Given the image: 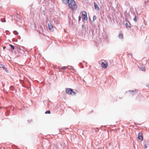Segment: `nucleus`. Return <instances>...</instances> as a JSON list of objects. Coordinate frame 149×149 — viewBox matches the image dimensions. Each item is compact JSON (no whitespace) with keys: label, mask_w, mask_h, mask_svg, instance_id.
I'll return each mask as SVG.
<instances>
[{"label":"nucleus","mask_w":149,"mask_h":149,"mask_svg":"<svg viewBox=\"0 0 149 149\" xmlns=\"http://www.w3.org/2000/svg\"><path fill=\"white\" fill-rule=\"evenodd\" d=\"M67 3L69 8L72 10H75L77 8L76 4L74 0H69Z\"/></svg>","instance_id":"nucleus-1"},{"label":"nucleus","mask_w":149,"mask_h":149,"mask_svg":"<svg viewBox=\"0 0 149 149\" xmlns=\"http://www.w3.org/2000/svg\"><path fill=\"white\" fill-rule=\"evenodd\" d=\"M66 93L72 95H76L75 92L73 91V89L71 88H68L66 89Z\"/></svg>","instance_id":"nucleus-2"},{"label":"nucleus","mask_w":149,"mask_h":149,"mask_svg":"<svg viewBox=\"0 0 149 149\" xmlns=\"http://www.w3.org/2000/svg\"><path fill=\"white\" fill-rule=\"evenodd\" d=\"M82 15L83 19L85 20H87L88 19L86 13L84 11L82 12Z\"/></svg>","instance_id":"nucleus-3"},{"label":"nucleus","mask_w":149,"mask_h":149,"mask_svg":"<svg viewBox=\"0 0 149 149\" xmlns=\"http://www.w3.org/2000/svg\"><path fill=\"white\" fill-rule=\"evenodd\" d=\"M0 67L2 68L3 70H5L7 73H8V71L7 69L5 67V66L2 64H0Z\"/></svg>","instance_id":"nucleus-4"},{"label":"nucleus","mask_w":149,"mask_h":149,"mask_svg":"<svg viewBox=\"0 0 149 149\" xmlns=\"http://www.w3.org/2000/svg\"><path fill=\"white\" fill-rule=\"evenodd\" d=\"M138 138L139 139H140L141 141L143 140V136L142 133L140 132L138 134Z\"/></svg>","instance_id":"nucleus-5"},{"label":"nucleus","mask_w":149,"mask_h":149,"mask_svg":"<svg viewBox=\"0 0 149 149\" xmlns=\"http://www.w3.org/2000/svg\"><path fill=\"white\" fill-rule=\"evenodd\" d=\"M94 4L95 8V9L97 10H99L100 8L98 6L97 4L95 2H94Z\"/></svg>","instance_id":"nucleus-6"},{"label":"nucleus","mask_w":149,"mask_h":149,"mask_svg":"<svg viewBox=\"0 0 149 149\" xmlns=\"http://www.w3.org/2000/svg\"><path fill=\"white\" fill-rule=\"evenodd\" d=\"M101 65L102 68L105 69L106 68L107 66V64L104 63V62L102 61L101 62Z\"/></svg>","instance_id":"nucleus-7"},{"label":"nucleus","mask_w":149,"mask_h":149,"mask_svg":"<svg viewBox=\"0 0 149 149\" xmlns=\"http://www.w3.org/2000/svg\"><path fill=\"white\" fill-rule=\"evenodd\" d=\"M48 27L51 31H52L53 30V27L52 25L49 23L48 24Z\"/></svg>","instance_id":"nucleus-8"},{"label":"nucleus","mask_w":149,"mask_h":149,"mask_svg":"<svg viewBox=\"0 0 149 149\" xmlns=\"http://www.w3.org/2000/svg\"><path fill=\"white\" fill-rule=\"evenodd\" d=\"M129 91L131 93V94L132 95H134L135 94H136L137 93V92L136 91V90H135L134 91Z\"/></svg>","instance_id":"nucleus-9"},{"label":"nucleus","mask_w":149,"mask_h":149,"mask_svg":"<svg viewBox=\"0 0 149 149\" xmlns=\"http://www.w3.org/2000/svg\"><path fill=\"white\" fill-rule=\"evenodd\" d=\"M144 146V148L145 149L148 148V147H149V144L147 143H145L143 144Z\"/></svg>","instance_id":"nucleus-10"},{"label":"nucleus","mask_w":149,"mask_h":149,"mask_svg":"<svg viewBox=\"0 0 149 149\" xmlns=\"http://www.w3.org/2000/svg\"><path fill=\"white\" fill-rule=\"evenodd\" d=\"M125 26L127 28L131 29V27L130 24H128L127 23H126L125 24Z\"/></svg>","instance_id":"nucleus-11"},{"label":"nucleus","mask_w":149,"mask_h":149,"mask_svg":"<svg viewBox=\"0 0 149 149\" xmlns=\"http://www.w3.org/2000/svg\"><path fill=\"white\" fill-rule=\"evenodd\" d=\"M69 0H62V1L63 3L65 4H67V2H68Z\"/></svg>","instance_id":"nucleus-12"},{"label":"nucleus","mask_w":149,"mask_h":149,"mask_svg":"<svg viewBox=\"0 0 149 149\" xmlns=\"http://www.w3.org/2000/svg\"><path fill=\"white\" fill-rule=\"evenodd\" d=\"M140 70H141L142 71H146V68L145 67H141L140 68Z\"/></svg>","instance_id":"nucleus-13"},{"label":"nucleus","mask_w":149,"mask_h":149,"mask_svg":"<svg viewBox=\"0 0 149 149\" xmlns=\"http://www.w3.org/2000/svg\"><path fill=\"white\" fill-rule=\"evenodd\" d=\"M118 37L120 39H122L123 38V34H120L118 35Z\"/></svg>","instance_id":"nucleus-14"},{"label":"nucleus","mask_w":149,"mask_h":149,"mask_svg":"<svg viewBox=\"0 0 149 149\" xmlns=\"http://www.w3.org/2000/svg\"><path fill=\"white\" fill-rule=\"evenodd\" d=\"M10 89L12 91H13L15 88L13 86H11L10 87Z\"/></svg>","instance_id":"nucleus-15"},{"label":"nucleus","mask_w":149,"mask_h":149,"mask_svg":"<svg viewBox=\"0 0 149 149\" xmlns=\"http://www.w3.org/2000/svg\"><path fill=\"white\" fill-rule=\"evenodd\" d=\"M133 20L135 22H137V19H136V15H135V16H134V18L133 19Z\"/></svg>","instance_id":"nucleus-16"},{"label":"nucleus","mask_w":149,"mask_h":149,"mask_svg":"<svg viewBox=\"0 0 149 149\" xmlns=\"http://www.w3.org/2000/svg\"><path fill=\"white\" fill-rule=\"evenodd\" d=\"M13 32L14 34L16 35H17L18 34V33L16 31H13Z\"/></svg>","instance_id":"nucleus-17"},{"label":"nucleus","mask_w":149,"mask_h":149,"mask_svg":"<svg viewBox=\"0 0 149 149\" xmlns=\"http://www.w3.org/2000/svg\"><path fill=\"white\" fill-rule=\"evenodd\" d=\"M10 46L11 47V49L13 50H14V49L15 48H14V46H13V45H11V44L10 45Z\"/></svg>","instance_id":"nucleus-18"},{"label":"nucleus","mask_w":149,"mask_h":149,"mask_svg":"<svg viewBox=\"0 0 149 149\" xmlns=\"http://www.w3.org/2000/svg\"><path fill=\"white\" fill-rule=\"evenodd\" d=\"M50 113V111L49 110L45 112V113H46V114H47V113L49 114V113Z\"/></svg>","instance_id":"nucleus-19"},{"label":"nucleus","mask_w":149,"mask_h":149,"mask_svg":"<svg viewBox=\"0 0 149 149\" xmlns=\"http://www.w3.org/2000/svg\"><path fill=\"white\" fill-rule=\"evenodd\" d=\"M96 17L95 15H94L93 17V21H94L96 19Z\"/></svg>","instance_id":"nucleus-20"},{"label":"nucleus","mask_w":149,"mask_h":149,"mask_svg":"<svg viewBox=\"0 0 149 149\" xmlns=\"http://www.w3.org/2000/svg\"><path fill=\"white\" fill-rule=\"evenodd\" d=\"M1 22H6V21L5 20V19H3V20L2 19H1Z\"/></svg>","instance_id":"nucleus-21"},{"label":"nucleus","mask_w":149,"mask_h":149,"mask_svg":"<svg viewBox=\"0 0 149 149\" xmlns=\"http://www.w3.org/2000/svg\"><path fill=\"white\" fill-rule=\"evenodd\" d=\"M66 68V67L63 66V67L61 69H65V68Z\"/></svg>","instance_id":"nucleus-22"},{"label":"nucleus","mask_w":149,"mask_h":149,"mask_svg":"<svg viewBox=\"0 0 149 149\" xmlns=\"http://www.w3.org/2000/svg\"><path fill=\"white\" fill-rule=\"evenodd\" d=\"M81 17L80 16H79V21H80L81 20Z\"/></svg>","instance_id":"nucleus-23"},{"label":"nucleus","mask_w":149,"mask_h":149,"mask_svg":"<svg viewBox=\"0 0 149 149\" xmlns=\"http://www.w3.org/2000/svg\"><path fill=\"white\" fill-rule=\"evenodd\" d=\"M6 48V47L4 46L3 47V49H4Z\"/></svg>","instance_id":"nucleus-24"},{"label":"nucleus","mask_w":149,"mask_h":149,"mask_svg":"<svg viewBox=\"0 0 149 149\" xmlns=\"http://www.w3.org/2000/svg\"><path fill=\"white\" fill-rule=\"evenodd\" d=\"M146 86L147 87H149V84L146 85Z\"/></svg>","instance_id":"nucleus-25"},{"label":"nucleus","mask_w":149,"mask_h":149,"mask_svg":"<svg viewBox=\"0 0 149 149\" xmlns=\"http://www.w3.org/2000/svg\"><path fill=\"white\" fill-rule=\"evenodd\" d=\"M82 27L83 28L84 27V25H82Z\"/></svg>","instance_id":"nucleus-26"},{"label":"nucleus","mask_w":149,"mask_h":149,"mask_svg":"<svg viewBox=\"0 0 149 149\" xmlns=\"http://www.w3.org/2000/svg\"><path fill=\"white\" fill-rule=\"evenodd\" d=\"M47 105H48V106H49V103L47 104Z\"/></svg>","instance_id":"nucleus-27"}]
</instances>
